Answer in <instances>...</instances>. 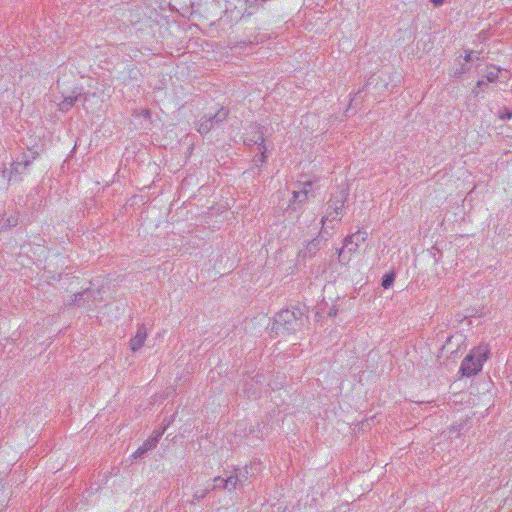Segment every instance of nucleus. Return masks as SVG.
Instances as JSON below:
<instances>
[{
  "label": "nucleus",
  "instance_id": "f257e3e1",
  "mask_svg": "<svg viewBox=\"0 0 512 512\" xmlns=\"http://www.w3.org/2000/svg\"><path fill=\"white\" fill-rule=\"evenodd\" d=\"M302 313L300 310H282L275 315L272 331L277 334H290L295 332L301 325Z\"/></svg>",
  "mask_w": 512,
  "mask_h": 512
},
{
  "label": "nucleus",
  "instance_id": "f03ea898",
  "mask_svg": "<svg viewBox=\"0 0 512 512\" xmlns=\"http://www.w3.org/2000/svg\"><path fill=\"white\" fill-rule=\"evenodd\" d=\"M489 349L486 345H480L470 351L463 359L460 372L463 376H473L481 371L483 363L487 360Z\"/></svg>",
  "mask_w": 512,
  "mask_h": 512
},
{
  "label": "nucleus",
  "instance_id": "7ed1b4c3",
  "mask_svg": "<svg viewBox=\"0 0 512 512\" xmlns=\"http://www.w3.org/2000/svg\"><path fill=\"white\" fill-rule=\"evenodd\" d=\"M312 186L311 181L298 183L292 192L293 196L289 202L288 208L297 211L301 205L308 200L309 196L312 195Z\"/></svg>",
  "mask_w": 512,
  "mask_h": 512
},
{
  "label": "nucleus",
  "instance_id": "20e7f679",
  "mask_svg": "<svg viewBox=\"0 0 512 512\" xmlns=\"http://www.w3.org/2000/svg\"><path fill=\"white\" fill-rule=\"evenodd\" d=\"M227 115V111L222 108L218 110L213 116L203 117L200 120L198 132L201 134H207L210 130L224 122L227 118Z\"/></svg>",
  "mask_w": 512,
  "mask_h": 512
},
{
  "label": "nucleus",
  "instance_id": "39448f33",
  "mask_svg": "<svg viewBox=\"0 0 512 512\" xmlns=\"http://www.w3.org/2000/svg\"><path fill=\"white\" fill-rule=\"evenodd\" d=\"M213 488H215L218 485V482H223L222 489L233 491L238 487V484L241 483V477L238 475V473H234L233 475H230L226 478L217 476L213 479Z\"/></svg>",
  "mask_w": 512,
  "mask_h": 512
},
{
  "label": "nucleus",
  "instance_id": "423d86ee",
  "mask_svg": "<svg viewBox=\"0 0 512 512\" xmlns=\"http://www.w3.org/2000/svg\"><path fill=\"white\" fill-rule=\"evenodd\" d=\"M252 132L247 134L244 142L247 145H256V147H265L264 145V133L258 126H253Z\"/></svg>",
  "mask_w": 512,
  "mask_h": 512
},
{
  "label": "nucleus",
  "instance_id": "0eeeda50",
  "mask_svg": "<svg viewBox=\"0 0 512 512\" xmlns=\"http://www.w3.org/2000/svg\"><path fill=\"white\" fill-rule=\"evenodd\" d=\"M346 197L347 195L344 191H340L338 194L332 196L327 204L328 210H332L336 215H339L344 208Z\"/></svg>",
  "mask_w": 512,
  "mask_h": 512
},
{
  "label": "nucleus",
  "instance_id": "6e6552de",
  "mask_svg": "<svg viewBox=\"0 0 512 512\" xmlns=\"http://www.w3.org/2000/svg\"><path fill=\"white\" fill-rule=\"evenodd\" d=\"M148 336L147 329L144 325L138 327L136 335L130 340V348L133 352L138 351L145 343Z\"/></svg>",
  "mask_w": 512,
  "mask_h": 512
},
{
  "label": "nucleus",
  "instance_id": "1a4fd4ad",
  "mask_svg": "<svg viewBox=\"0 0 512 512\" xmlns=\"http://www.w3.org/2000/svg\"><path fill=\"white\" fill-rule=\"evenodd\" d=\"M507 71H502L500 68L496 67V66H490V67H487L486 69V73L484 75V78L487 80V82H495L496 80L498 79H507L508 76H507Z\"/></svg>",
  "mask_w": 512,
  "mask_h": 512
},
{
  "label": "nucleus",
  "instance_id": "9d476101",
  "mask_svg": "<svg viewBox=\"0 0 512 512\" xmlns=\"http://www.w3.org/2000/svg\"><path fill=\"white\" fill-rule=\"evenodd\" d=\"M367 232L364 230H358L352 235H348L345 238V247H348L352 244H356V246H360L361 243H364L367 239Z\"/></svg>",
  "mask_w": 512,
  "mask_h": 512
},
{
  "label": "nucleus",
  "instance_id": "9b49d317",
  "mask_svg": "<svg viewBox=\"0 0 512 512\" xmlns=\"http://www.w3.org/2000/svg\"><path fill=\"white\" fill-rule=\"evenodd\" d=\"M358 247L359 246H356V244L345 247L344 244L343 247L338 250L339 262L342 264H347L351 260V255L357 251Z\"/></svg>",
  "mask_w": 512,
  "mask_h": 512
},
{
  "label": "nucleus",
  "instance_id": "f8f14e48",
  "mask_svg": "<svg viewBox=\"0 0 512 512\" xmlns=\"http://www.w3.org/2000/svg\"><path fill=\"white\" fill-rule=\"evenodd\" d=\"M31 163V160L28 159L25 155L21 161H16L12 164V169L9 174L8 180H12V174H21L23 170H25Z\"/></svg>",
  "mask_w": 512,
  "mask_h": 512
},
{
  "label": "nucleus",
  "instance_id": "ddd939ff",
  "mask_svg": "<svg viewBox=\"0 0 512 512\" xmlns=\"http://www.w3.org/2000/svg\"><path fill=\"white\" fill-rule=\"evenodd\" d=\"M155 439L156 438H148L133 454V458H139L143 454H145L147 451L153 449L155 446Z\"/></svg>",
  "mask_w": 512,
  "mask_h": 512
},
{
  "label": "nucleus",
  "instance_id": "4468645a",
  "mask_svg": "<svg viewBox=\"0 0 512 512\" xmlns=\"http://www.w3.org/2000/svg\"><path fill=\"white\" fill-rule=\"evenodd\" d=\"M81 99V94H78L77 96L65 97L64 100L58 104L59 109L61 111H68L76 102H78Z\"/></svg>",
  "mask_w": 512,
  "mask_h": 512
},
{
  "label": "nucleus",
  "instance_id": "2eb2a0df",
  "mask_svg": "<svg viewBox=\"0 0 512 512\" xmlns=\"http://www.w3.org/2000/svg\"><path fill=\"white\" fill-rule=\"evenodd\" d=\"M266 147H256V155L254 156L253 161L257 163H263L266 159Z\"/></svg>",
  "mask_w": 512,
  "mask_h": 512
},
{
  "label": "nucleus",
  "instance_id": "dca6fc26",
  "mask_svg": "<svg viewBox=\"0 0 512 512\" xmlns=\"http://www.w3.org/2000/svg\"><path fill=\"white\" fill-rule=\"evenodd\" d=\"M212 489H214V488H213V485H208V486H206V487H205V488H203V489L196 490V491L194 492V494H193V498H194V500L199 501V500L203 499V498L206 496V494H207L210 490H212Z\"/></svg>",
  "mask_w": 512,
  "mask_h": 512
},
{
  "label": "nucleus",
  "instance_id": "f3484780",
  "mask_svg": "<svg viewBox=\"0 0 512 512\" xmlns=\"http://www.w3.org/2000/svg\"><path fill=\"white\" fill-rule=\"evenodd\" d=\"M338 216L339 215H336L334 213V211L332 210H328L327 209V212H326V215L322 217L321 219V223L322 225H324L327 221H334V220H337L338 219Z\"/></svg>",
  "mask_w": 512,
  "mask_h": 512
},
{
  "label": "nucleus",
  "instance_id": "a211bd4d",
  "mask_svg": "<svg viewBox=\"0 0 512 512\" xmlns=\"http://www.w3.org/2000/svg\"><path fill=\"white\" fill-rule=\"evenodd\" d=\"M393 282H394V275L393 274H386V275H384V277L382 279V286L385 289H388L389 287L392 286Z\"/></svg>",
  "mask_w": 512,
  "mask_h": 512
},
{
  "label": "nucleus",
  "instance_id": "6ab92c4d",
  "mask_svg": "<svg viewBox=\"0 0 512 512\" xmlns=\"http://www.w3.org/2000/svg\"><path fill=\"white\" fill-rule=\"evenodd\" d=\"M7 491L1 487L0 488V508L5 507L7 505Z\"/></svg>",
  "mask_w": 512,
  "mask_h": 512
},
{
  "label": "nucleus",
  "instance_id": "aec40b11",
  "mask_svg": "<svg viewBox=\"0 0 512 512\" xmlns=\"http://www.w3.org/2000/svg\"><path fill=\"white\" fill-rule=\"evenodd\" d=\"M474 59H477L479 60L480 59V53L479 52H474V51H469L466 56H465V61L466 62H471L473 61Z\"/></svg>",
  "mask_w": 512,
  "mask_h": 512
},
{
  "label": "nucleus",
  "instance_id": "412c9836",
  "mask_svg": "<svg viewBox=\"0 0 512 512\" xmlns=\"http://www.w3.org/2000/svg\"><path fill=\"white\" fill-rule=\"evenodd\" d=\"M89 294H90L89 290H85V291H83L81 293H77V294L74 295L73 302L74 303H78L84 295H89Z\"/></svg>",
  "mask_w": 512,
  "mask_h": 512
},
{
  "label": "nucleus",
  "instance_id": "4be33fe9",
  "mask_svg": "<svg viewBox=\"0 0 512 512\" xmlns=\"http://www.w3.org/2000/svg\"><path fill=\"white\" fill-rule=\"evenodd\" d=\"M166 427H164L162 430L160 431H155L154 432V435L151 436L150 438H156L155 439V446L157 445L159 439L161 438V436L163 435L164 431H165Z\"/></svg>",
  "mask_w": 512,
  "mask_h": 512
},
{
  "label": "nucleus",
  "instance_id": "5701e85b",
  "mask_svg": "<svg viewBox=\"0 0 512 512\" xmlns=\"http://www.w3.org/2000/svg\"><path fill=\"white\" fill-rule=\"evenodd\" d=\"M234 473H238V475H240L241 477V483L247 479V471H241L240 469H235Z\"/></svg>",
  "mask_w": 512,
  "mask_h": 512
},
{
  "label": "nucleus",
  "instance_id": "b1692460",
  "mask_svg": "<svg viewBox=\"0 0 512 512\" xmlns=\"http://www.w3.org/2000/svg\"><path fill=\"white\" fill-rule=\"evenodd\" d=\"M500 118L503 120L510 119V118H512V112L506 109L505 112L500 115Z\"/></svg>",
  "mask_w": 512,
  "mask_h": 512
},
{
  "label": "nucleus",
  "instance_id": "393cba45",
  "mask_svg": "<svg viewBox=\"0 0 512 512\" xmlns=\"http://www.w3.org/2000/svg\"><path fill=\"white\" fill-rule=\"evenodd\" d=\"M487 80L485 81L484 80V77L482 79H480L478 82H477V87L481 88L482 86L484 85H487Z\"/></svg>",
  "mask_w": 512,
  "mask_h": 512
},
{
  "label": "nucleus",
  "instance_id": "a878e982",
  "mask_svg": "<svg viewBox=\"0 0 512 512\" xmlns=\"http://www.w3.org/2000/svg\"><path fill=\"white\" fill-rule=\"evenodd\" d=\"M435 6H440L443 4L444 0H431Z\"/></svg>",
  "mask_w": 512,
  "mask_h": 512
},
{
  "label": "nucleus",
  "instance_id": "bb28decb",
  "mask_svg": "<svg viewBox=\"0 0 512 512\" xmlns=\"http://www.w3.org/2000/svg\"><path fill=\"white\" fill-rule=\"evenodd\" d=\"M245 392L248 394V396H249V397L255 394L254 392H251V391H250V388H249V387H246V388H245Z\"/></svg>",
  "mask_w": 512,
  "mask_h": 512
},
{
  "label": "nucleus",
  "instance_id": "cd10ccee",
  "mask_svg": "<svg viewBox=\"0 0 512 512\" xmlns=\"http://www.w3.org/2000/svg\"><path fill=\"white\" fill-rule=\"evenodd\" d=\"M376 80L375 76H372L369 81H368V86L369 85H372L374 83V81Z\"/></svg>",
  "mask_w": 512,
  "mask_h": 512
},
{
  "label": "nucleus",
  "instance_id": "c85d7f7f",
  "mask_svg": "<svg viewBox=\"0 0 512 512\" xmlns=\"http://www.w3.org/2000/svg\"><path fill=\"white\" fill-rule=\"evenodd\" d=\"M310 246H312V247H313V249H316L317 244H316V243H314V241H313L312 243H310Z\"/></svg>",
  "mask_w": 512,
  "mask_h": 512
},
{
  "label": "nucleus",
  "instance_id": "c756f323",
  "mask_svg": "<svg viewBox=\"0 0 512 512\" xmlns=\"http://www.w3.org/2000/svg\"><path fill=\"white\" fill-rule=\"evenodd\" d=\"M218 485H219V486H216L215 488H221V489H222L223 482H218Z\"/></svg>",
  "mask_w": 512,
  "mask_h": 512
},
{
  "label": "nucleus",
  "instance_id": "7c9ffc66",
  "mask_svg": "<svg viewBox=\"0 0 512 512\" xmlns=\"http://www.w3.org/2000/svg\"><path fill=\"white\" fill-rule=\"evenodd\" d=\"M6 173H7V171H6V170H3V171H2L3 177H6Z\"/></svg>",
  "mask_w": 512,
  "mask_h": 512
},
{
  "label": "nucleus",
  "instance_id": "2f4dec72",
  "mask_svg": "<svg viewBox=\"0 0 512 512\" xmlns=\"http://www.w3.org/2000/svg\"><path fill=\"white\" fill-rule=\"evenodd\" d=\"M280 509H281V507H278V508H277V511H274V510H273L272 512H279V511H280Z\"/></svg>",
  "mask_w": 512,
  "mask_h": 512
}]
</instances>
